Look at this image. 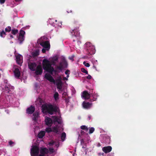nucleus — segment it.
<instances>
[{
	"instance_id": "6e6d98bb",
	"label": "nucleus",
	"mask_w": 156,
	"mask_h": 156,
	"mask_svg": "<svg viewBox=\"0 0 156 156\" xmlns=\"http://www.w3.org/2000/svg\"><path fill=\"white\" fill-rule=\"evenodd\" d=\"M64 80H68V79L67 78H66V77H64Z\"/></svg>"
},
{
	"instance_id": "c756f323",
	"label": "nucleus",
	"mask_w": 156,
	"mask_h": 156,
	"mask_svg": "<svg viewBox=\"0 0 156 156\" xmlns=\"http://www.w3.org/2000/svg\"><path fill=\"white\" fill-rule=\"evenodd\" d=\"M11 30L12 34L14 35H16L18 32V30L17 29H12Z\"/></svg>"
},
{
	"instance_id": "0eeeda50",
	"label": "nucleus",
	"mask_w": 156,
	"mask_h": 156,
	"mask_svg": "<svg viewBox=\"0 0 156 156\" xmlns=\"http://www.w3.org/2000/svg\"><path fill=\"white\" fill-rule=\"evenodd\" d=\"M3 86H0V89L2 90H5V91L6 93H9L10 91V89H13V87L9 85L8 86L6 85H5V86H4V85Z\"/></svg>"
},
{
	"instance_id": "aec40b11",
	"label": "nucleus",
	"mask_w": 156,
	"mask_h": 156,
	"mask_svg": "<svg viewBox=\"0 0 156 156\" xmlns=\"http://www.w3.org/2000/svg\"><path fill=\"white\" fill-rule=\"evenodd\" d=\"M60 63H61V65L63 66V67L64 68H66L67 67L68 64L65 58H62V61L60 62Z\"/></svg>"
},
{
	"instance_id": "13d9d810",
	"label": "nucleus",
	"mask_w": 156,
	"mask_h": 156,
	"mask_svg": "<svg viewBox=\"0 0 156 156\" xmlns=\"http://www.w3.org/2000/svg\"><path fill=\"white\" fill-rule=\"evenodd\" d=\"M21 0H15L16 1V2H19V1H21Z\"/></svg>"
},
{
	"instance_id": "72a5a7b5",
	"label": "nucleus",
	"mask_w": 156,
	"mask_h": 156,
	"mask_svg": "<svg viewBox=\"0 0 156 156\" xmlns=\"http://www.w3.org/2000/svg\"><path fill=\"white\" fill-rule=\"evenodd\" d=\"M5 31L6 32H9L11 30V28L10 26H8L5 29Z\"/></svg>"
},
{
	"instance_id": "ea45409f",
	"label": "nucleus",
	"mask_w": 156,
	"mask_h": 156,
	"mask_svg": "<svg viewBox=\"0 0 156 156\" xmlns=\"http://www.w3.org/2000/svg\"><path fill=\"white\" fill-rule=\"evenodd\" d=\"M38 52L36 51L33 53L32 55L34 56H37L38 55Z\"/></svg>"
},
{
	"instance_id": "5701e85b",
	"label": "nucleus",
	"mask_w": 156,
	"mask_h": 156,
	"mask_svg": "<svg viewBox=\"0 0 156 156\" xmlns=\"http://www.w3.org/2000/svg\"><path fill=\"white\" fill-rule=\"evenodd\" d=\"M33 120L35 122H37V120L38 117L39 115V113L38 112H35L33 114Z\"/></svg>"
},
{
	"instance_id": "473e14b6",
	"label": "nucleus",
	"mask_w": 156,
	"mask_h": 156,
	"mask_svg": "<svg viewBox=\"0 0 156 156\" xmlns=\"http://www.w3.org/2000/svg\"><path fill=\"white\" fill-rule=\"evenodd\" d=\"M52 118L54 119V122H57L58 120H59V118L56 116H52Z\"/></svg>"
},
{
	"instance_id": "bb28decb",
	"label": "nucleus",
	"mask_w": 156,
	"mask_h": 156,
	"mask_svg": "<svg viewBox=\"0 0 156 156\" xmlns=\"http://www.w3.org/2000/svg\"><path fill=\"white\" fill-rule=\"evenodd\" d=\"M51 60L55 61L56 62H58V57L57 56H53L51 58Z\"/></svg>"
},
{
	"instance_id": "bf43d9fd",
	"label": "nucleus",
	"mask_w": 156,
	"mask_h": 156,
	"mask_svg": "<svg viewBox=\"0 0 156 156\" xmlns=\"http://www.w3.org/2000/svg\"><path fill=\"white\" fill-rule=\"evenodd\" d=\"M67 76V77H69V74H68V75H67V76Z\"/></svg>"
},
{
	"instance_id": "37998d69",
	"label": "nucleus",
	"mask_w": 156,
	"mask_h": 156,
	"mask_svg": "<svg viewBox=\"0 0 156 156\" xmlns=\"http://www.w3.org/2000/svg\"><path fill=\"white\" fill-rule=\"evenodd\" d=\"M9 145H10L11 146H12V145L14 144V143L12 141L10 140L9 142Z\"/></svg>"
},
{
	"instance_id": "7c9ffc66",
	"label": "nucleus",
	"mask_w": 156,
	"mask_h": 156,
	"mask_svg": "<svg viewBox=\"0 0 156 156\" xmlns=\"http://www.w3.org/2000/svg\"><path fill=\"white\" fill-rule=\"evenodd\" d=\"M45 130L46 132L48 133H50L52 132V129L50 127L46 128Z\"/></svg>"
},
{
	"instance_id": "4d7b16f0",
	"label": "nucleus",
	"mask_w": 156,
	"mask_h": 156,
	"mask_svg": "<svg viewBox=\"0 0 156 156\" xmlns=\"http://www.w3.org/2000/svg\"><path fill=\"white\" fill-rule=\"evenodd\" d=\"M84 133V132L82 130L81 131V134H82L83 133Z\"/></svg>"
},
{
	"instance_id": "58836bf2",
	"label": "nucleus",
	"mask_w": 156,
	"mask_h": 156,
	"mask_svg": "<svg viewBox=\"0 0 156 156\" xmlns=\"http://www.w3.org/2000/svg\"><path fill=\"white\" fill-rule=\"evenodd\" d=\"M55 141L52 140L50 142H49L48 144L50 146H52L54 144H55Z\"/></svg>"
},
{
	"instance_id": "a19ab883",
	"label": "nucleus",
	"mask_w": 156,
	"mask_h": 156,
	"mask_svg": "<svg viewBox=\"0 0 156 156\" xmlns=\"http://www.w3.org/2000/svg\"><path fill=\"white\" fill-rule=\"evenodd\" d=\"M83 64L85 66H86L87 67H89L90 66L89 63L86 62H83Z\"/></svg>"
},
{
	"instance_id": "cd10ccee",
	"label": "nucleus",
	"mask_w": 156,
	"mask_h": 156,
	"mask_svg": "<svg viewBox=\"0 0 156 156\" xmlns=\"http://www.w3.org/2000/svg\"><path fill=\"white\" fill-rule=\"evenodd\" d=\"M66 133L65 132L62 133L61 136V138L62 141H64L66 137Z\"/></svg>"
},
{
	"instance_id": "7ed1b4c3",
	"label": "nucleus",
	"mask_w": 156,
	"mask_h": 156,
	"mask_svg": "<svg viewBox=\"0 0 156 156\" xmlns=\"http://www.w3.org/2000/svg\"><path fill=\"white\" fill-rule=\"evenodd\" d=\"M80 25L78 23L77 21L75 20L73 22V26L75 28L70 32L72 36L73 39L78 38H80V33L78 29L79 28Z\"/></svg>"
},
{
	"instance_id": "680f3d73",
	"label": "nucleus",
	"mask_w": 156,
	"mask_h": 156,
	"mask_svg": "<svg viewBox=\"0 0 156 156\" xmlns=\"http://www.w3.org/2000/svg\"><path fill=\"white\" fill-rule=\"evenodd\" d=\"M94 68H95V67L94 66Z\"/></svg>"
},
{
	"instance_id": "c9c22d12",
	"label": "nucleus",
	"mask_w": 156,
	"mask_h": 156,
	"mask_svg": "<svg viewBox=\"0 0 156 156\" xmlns=\"http://www.w3.org/2000/svg\"><path fill=\"white\" fill-rule=\"evenodd\" d=\"M81 129L83 130H85L87 131L88 130V128L85 126H82L80 127Z\"/></svg>"
},
{
	"instance_id": "a211bd4d",
	"label": "nucleus",
	"mask_w": 156,
	"mask_h": 156,
	"mask_svg": "<svg viewBox=\"0 0 156 156\" xmlns=\"http://www.w3.org/2000/svg\"><path fill=\"white\" fill-rule=\"evenodd\" d=\"M102 150L105 153H107L111 151L112 147L110 146L105 147L102 148Z\"/></svg>"
},
{
	"instance_id": "39448f33",
	"label": "nucleus",
	"mask_w": 156,
	"mask_h": 156,
	"mask_svg": "<svg viewBox=\"0 0 156 156\" xmlns=\"http://www.w3.org/2000/svg\"><path fill=\"white\" fill-rule=\"evenodd\" d=\"M39 153V147L36 146H32L31 149L30 154L31 156H38Z\"/></svg>"
},
{
	"instance_id": "9b49d317",
	"label": "nucleus",
	"mask_w": 156,
	"mask_h": 156,
	"mask_svg": "<svg viewBox=\"0 0 156 156\" xmlns=\"http://www.w3.org/2000/svg\"><path fill=\"white\" fill-rule=\"evenodd\" d=\"M40 44L44 48L48 49H49L50 48V44L48 41L41 42Z\"/></svg>"
},
{
	"instance_id": "3c124183",
	"label": "nucleus",
	"mask_w": 156,
	"mask_h": 156,
	"mask_svg": "<svg viewBox=\"0 0 156 156\" xmlns=\"http://www.w3.org/2000/svg\"><path fill=\"white\" fill-rule=\"evenodd\" d=\"M57 122L59 124H60L62 123L61 121L59 118V120H58V121H57Z\"/></svg>"
},
{
	"instance_id": "a18cd8bd",
	"label": "nucleus",
	"mask_w": 156,
	"mask_h": 156,
	"mask_svg": "<svg viewBox=\"0 0 156 156\" xmlns=\"http://www.w3.org/2000/svg\"><path fill=\"white\" fill-rule=\"evenodd\" d=\"M51 64H53V65H55L56 63V62L55 61H52V60H51Z\"/></svg>"
},
{
	"instance_id": "6ab92c4d",
	"label": "nucleus",
	"mask_w": 156,
	"mask_h": 156,
	"mask_svg": "<svg viewBox=\"0 0 156 156\" xmlns=\"http://www.w3.org/2000/svg\"><path fill=\"white\" fill-rule=\"evenodd\" d=\"M15 77L17 78H19L20 74V73L18 68H15L13 71Z\"/></svg>"
},
{
	"instance_id": "b1692460",
	"label": "nucleus",
	"mask_w": 156,
	"mask_h": 156,
	"mask_svg": "<svg viewBox=\"0 0 156 156\" xmlns=\"http://www.w3.org/2000/svg\"><path fill=\"white\" fill-rule=\"evenodd\" d=\"M64 68L63 67V66L61 65V63H59V66H56V69L57 72L56 73L58 72V70H59L60 71H61Z\"/></svg>"
},
{
	"instance_id": "a878e982",
	"label": "nucleus",
	"mask_w": 156,
	"mask_h": 156,
	"mask_svg": "<svg viewBox=\"0 0 156 156\" xmlns=\"http://www.w3.org/2000/svg\"><path fill=\"white\" fill-rule=\"evenodd\" d=\"M52 132L57 134L58 133V129L57 126H54L52 128Z\"/></svg>"
},
{
	"instance_id": "e2e57ef3",
	"label": "nucleus",
	"mask_w": 156,
	"mask_h": 156,
	"mask_svg": "<svg viewBox=\"0 0 156 156\" xmlns=\"http://www.w3.org/2000/svg\"><path fill=\"white\" fill-rule=\"evenodd\" d=\"M86 56H84V58H85Z\"/></svg>"
},
{
	"instance_id": "c85d7f7f",
	"label": "nucleus",
	"mask_w": 156,
	"mask_h": 156,
	"mask_svg": "<svg viewBox=\"0 0 156 156\" xmlns=\"http://www.w3.org/2000/svg\"><path fill=\"white\" fill-rule=\"evenodd\" d=\"M6 34L5 32L3 30L0 32V36L1 37H4Z\"/></svg>"
},
{
	"instance_id": "6e6552de",
	"label": "nucleus",
	"mask_w": 156,
	"mask_h": 156,
	"mask_svg": "<svg viewBox=\"0 0 156 156\" xmlns=\"http://www.w3.org/2000/svg\"><path fill=\"white\" fill-rule=\"evenodd\" d=\"M57 86V88L59 90H61L62 88V82L61 77L56 79L55 81V83Z\"/></svg>"
},
{
	"instance_id": "dca6fc26",
	"label": "nucleus",
	"mask_w": 156,
	"mask_h": 156,
	"mask_svg": "<svg viewBox=\"0 0 156 156\" xmlns=\"http://www.w3.org/2000/svg\"><path fill=\"white\" fill-rule=\"evenodd\" d=\"M45 77L50 82L55 83V80L50 75L46 73L45 75Z\"/></svg>"
},
{
	"instance_id": "09e8293b",
	"label": "nucleus",
	"mask_w": 156,
	"mask_h": 156,
	"mask_svg": "<svg viewBox=\"0 0 156 156\" xmlns=\"http://www.w3.org/2000/svg\"><path fill=\"white\" fill-rule=\"evenodd\" d=\"M5 0H0V3L1 4H3L4 3Z\"/></svg>"
},
{
	"instance_id": "49530a36",
	"label": "nucleus",
	"mask_w": 156,
	"mask_h": 156,
	"mask_svg": "<svg viewBox=\"0 0 156 156\" xmlns=\"http://www.w3.org/2000/svg\"><path fill=\"white\" fill-rule=\"evenodd\" d=\"M69 70H67L65 72V73L66 74V75H68V74H69Z\"/></svg>"
},
{
	"instance_id": "4be33fe9",
	"label": "nucleus",
	"mask_w": 156,
	"mask_h": 156,
	"mask_svg": "<svg viewBox=\"0 0 156 156\" xmlns=\"http://www.w3.org/2000/svg\"><path fill=\"white\" fill-rule=\"evenodd\" d=\"M97 98V95L95 94H91L90 98V101H93L96 100Z\"/></svg>"
},
{
	"instance_id": "052dcab7",
	"label": "nucleus",
	"mask_w": 156,
	"mask_h": 156,
	"mask_svg": "<svg viewBox=\"0 0 156 156\" xmlns=\"http://www.w3.org/2000/svg\"><path fill=\"white\" fill-rule=\"evenodd\" d=\"M89 120L90 119V116L89 117Z\"/></svg>"
},
{
	"instance_id": "f3484780",
	"label": "nucleus",
	"mask_w": 156,
	"mask_h": 156,
	"mask_svg": "<svg viewBox=\"0 0 156 156\" xmlns=\"http://www.w3.org/2000/svg\"><path fill=\"white\" fill-rule=\"evenodd\" d=\"M29 68L32 71L35 70V68L37 66L36 63L35 62H30L28 63Z\"/></svg>"
},
{
	"instance_id": "e433bc0d",
	"label": "nucleus",
	"mask_w": 156,
	"mask_h": 156,
	"mask_svg": "<svg viewBox=\"0 0 156 156\" xmlns=\"http://www.w3.org/2000/svg\"><path fill=\"white\" fill-rule=\"evenodd\" d=\"M81 70L82 72L84 73L87 74H88V71L87 70H86L84 68H81Z\"/></svg>"
},
{
	"instance_id": "5fc2aeb1",
	"label": "nucleus",
	"mask_w": 156,
	"mask_h": 156,
	"mask_svg": "<svg viewBox=\"0 0 156 156\" xmlns=\"http://www.w3.org/2000/svg\"><path fill=\"white\" fill-rule=\"evenodd\" d=\"M10 37L11 38H14L13 36L12 35H10Z\"/></svg>"
},
{
	"instance_id": "f8f14e48",
	"label": "nucleus",
	"mask_w": 156,
	"mask_h": 156,
	"mask_svg": "<svg viewBox=\"0 0 156 156\" xmlns=\"http://www.w3.org/2000/svg\"><path fill=\"white\" fill-rule=\"evenodd\" d=\"M46 125L50 127L52 124V121L51 119L48 117H45L44 120Z\"/></svg>"
},
{
	"instance_id": "de8ad7c7",
	"label": "nucleus",
	"mask_w": 156,
	"mask_h": 156,
	"mask_svg": "<svg viewBox=\"0 0 156 156\" xmlns=\"http://www.w3.org/2000/svg\"><path fill=\"white\" fill-rule=\"evenodd\" d=\"M87 78L88 79L90 80L91 79L92 77L90 75H88V76H87Z\"/></svg>"
},
{
	"instance_id": "f704fd0d",
	"label": "nucleus",
	"mask_w": 156,
	"mask_h": 156,
	"mask_svg": "<svg viewBox=\"0 0 156 156\" xmlns=\"http://www.w3.org/2000/svg\"><path fill=\"white\" fill-rule=\"evenodd\" d=\"M80 38L78 39V38H76L75 39H73V41L74 42H75L76 41L77 42L78 44H79L81 43V41L80 40Z\"/></svg>"
},
{
	"instance_id": "f03ea898",
	"label": "nucleus",
	"mask_w": 156,
	"mask_h": 156,
	"mask_svg": "<svg viewBox=\"0 0 156 156\" xmlns=\"http://www.w3.org/2000/svg\"><path fill=\"white\" fill-rule=\"evenodd\" d=\"M42 64L44 69L51 74L53 72L56 73L57 72L56 70H54L53 67L51 66V62L46 58L43 60Z\"/></svg>"
},
{
	"instance_id": "c03bdc74",
	"label": "nucleus",
	"mask_w": 156,
	"mask_h": 156,
	"mask_svg": "<svg viewBox=\"0 0 156 156\" xmlns=\"http://www.w3.org/2000/svg\"><path fill=\"white\" fill-rule=\"evenodd\" d=\"M80 143L81 145H83L84 143V140L83 139H81L80 140Z\"/></svg>"
},
{
	"instance_id": "603ef678",
	"label": "nucleus",
	"mask_w": 156,
	"mask_h": 156,
	"mask_svg": "<svg viewBox=\"0 0 156 156\" xmlns=\"http://www.w3.org/2000/svg\"><path fill=\"white\" fill-rule=\"evenodd\" d=\"M42 51L43 53H45L46 52V49L44 48H43L42 50Z\"/></svg>"
},
{
	"instance_id": "f257e3e1",
	"label": "nucleus",
	"mask_w": 156,
	"mask_h": 156,
	"mask_svg": "<svg viewBox=\"0 0 156 156\" xmlns=\"http://www.w3.org/2000/svg\"><path fill=\"white\" fill-rule=\"evenodd\" d=\"M42 112H43L47 113L51 115L53 114L54 113L58 112V107L55 105L51 104L43 105L42 106Z\"/></svg>"
},
{
	"instance_id": "4c0bfd02",
	"label": "nucleus",
	"mask_w": 156,
	"mask_h": 156,
	"mask_svg": "<svg viewBox=\"0 0 156 156\" xmlns=\"http://www.w3.org/2000/svg\"><path fill=\"white\" fill-rule=\"evenodd\" d=\"M94 127H91L89 129V134L92 133L94 131Z\"/></svg>"
},
{
	"instance_id": "393cba45",
	"label": "nucleus",
	"mask_w": 156,
	"mask_h": 156,
	"mask_svg": "<svg viewBox=\"0 0 156 156\" xmlns=\"http://www.w3.org/2000/svg\"><path fill=\"white\" fill-rule=\"evenodd\" d=\"M45 132L44 131H41L38 134L37 136L39 138H41L44 136Z\"/></svg>"
},
{
	"instance_id": "2f4dec72",
	"label": "nucleus",
	"mask_w": 156,
	"mask_h": 156,
	"mask_svg": "<svg viewBox=\"0 0 156 156\" xmlns=\"http://www.w3.org/2000/svg\"><path fill=\"white\" fill-rule=\"evenodd\" d=\"M58 94L57 92H56L54 94V98L55 100L58 99Z\"/></svg>"
},
{
	"instance_id": "8fccbe9b",
	"label": "nucleus",
	"mask_w": 156,
	"mask_h": 156,
	"mask_svg": "<svg viewBox=\"0 0 156 156\" xmlns=\"http://www.w3.org/2000/svg\"><path fill=\"white\" fill-rule=\"evenodd\" d=\"M65 101L67 104H68L69 102V100L68 98H66L65 99Z\"/></svg>"
},
{
	"instance_id": "864d4df0",
	"label": "nucleus",
	"mask_w": 156,
	"mask_h": 156,
	"mask_svg": "<svg viewBox=\"0 0 156 156\" xmlns=\"http://www.w3.org/2000/svg\"><path fill=\"white\" fill-rule=\"evenodd\" d=\"M73 56H72L71 57H69V59L71 60H72V61H73Z\"/></svg>"
},
{
	"instance_id": "9d476101",
	"label": "nucleus",
	"mask_w": 156,
	"mask_h": 156,
	"mask_svg": "<svg viewBox=\"0 0 156 156\" xmlns=\"http://www.w3.org/2000/svg\"><path fill=\"white\" fill-rule=\"evenodd\" d=\"M41 154L38 156H45V155L48 154L49 153L48 150L46 147L41 148L40 150Z\"/></svg>"
},
{
	"instance_id": "2eb2a0df",
	"label": "nucleus",
	"mask_w": 156,
	"mask_h": 156,
	"mask_svg": "<svg viewBox=\"0 0 156 156\" xmlns=\"http://www.w3.org/2000/svg\"><path fill=\"white\" fill-rule=\"evenodd\" d=\"M35 110V108L32 105L28 108L26 110V113L28 114H32L34 113Z\"/></svg>"
},
{
	"instance_id": "20e7f679",
	"label": "nucleus",
	"mask_w": 156,
	"mask_h": 156,
	"mask_svg": "<svg viewBox=\"0 0 156 156\" xmlns=\"http://www.w3.org/2000/svg\"><path fill=\"white\" fill-rule=\"evenodd\" d=\"M85 45L86 47V50L87 51V54L88 55H92L95 53V50L94 46L89 42L86 43Z\"/></svg>"
},
{
	"instance_id": "412c9836",
	"label": "nucleus",
	"mask_w": 156,
	"mask_h": 156,
	"mask_svg": "<svg viewBox=\"0 0 156 156\" xmlns=\"http://www.w3.org/2000/svg\"><path fill=\"white\" fill-rule=\"evenodd\" d=\"M22 56L20 55H19L16 56V61L17 63L19 65H21L22 62L21 61V57Z\"/></svg>"
},
{
	"instance_id": "423d86ee",
	"label": "nucleus",
	"mask_w": 156,
	"mask_h": 156,
	"mask_svg": "<svg viewBox=\"0 0 156 156\" xmlns=\"http://www.w3.org/2000/svg\"><path fill=\"white\" fill-rule=\"evenodd\" d=\"M25 32L22 30H20L19 37H18V40L20 41V44H21L23 42L24 40V35Z\"/></svg>"
},
{
	"instance_id": "ddd939ff",
	"label": "nucleus",
	"mask_w": 156,
	"mask_h": 156,
	"mask_svg": "<svg viewBox=\"0 0 156 156\" xmlns=\"http://www.w3.org/2000/svg\"><path fill=\"white\" fill-rule=\"evenodd\" d=\"M91 94H89L87 91H84L82 93L81 96L84 99H88L90 98Z\"/></svg>"
},
{
	"instance_id": "1a4fd4ad",
	"label": "nucleus",
	"mask_w": 156,
	"mask_h": 156,
	"mask_svg": "<svg viewBox=\"0 0 156 156\" xmlns=\"http://www.w3.org/2000/svg\"><path fill=\"white\" fill-rule=\"evenodd\" d=\"M35 73L36 75H41L43 72L42 67L41 65H38L35 69Z\"/></svg>"
},
{
	"instance_id": "4468645a",
	"label": "nucleus",
	"mask_w": 156,
	"mask_h": 156,
	"mask_svg": "<svg viewBox=\"0 0 156 156\" xmlns=\"http://www.w3.org/2000/svg\"><path fill=\"white\" fill-rule=\"evenodd\" d=\"M82 105L83 107L84 108L88 109L90 108L92 105V103L83 101V103Z\"/></svg>"
},
{
	"instance_id": "79ce46f5",
	"label": "nucleus",
	"mask_w": 156,
	"mask_h": 156,
	"mask_svg": "<svg viewBox=\"0 0 156 156\" xmlns=\"http://www.w3.org/2000/svg\"><path fill=\"white\" fill-rule=\"evenodd\" d=\"M49 151L50 153H52L54 152V150L53 148H49L48 151Z\"/></svg>"
}]
</instances>
